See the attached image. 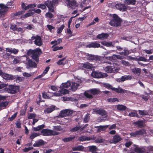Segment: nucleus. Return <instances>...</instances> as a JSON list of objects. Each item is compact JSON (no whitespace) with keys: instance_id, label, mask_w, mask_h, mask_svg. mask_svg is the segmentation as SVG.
<instances>
[{"instance_id":"37998d69","label":"nucleus","mask_w":153,"mask_h":153,"mask_svg":"<svg viewBox=\"0 0 153 153\" xmlns=\"http://www.w3.org/2000/svg\"><path fill=\"white\" fill-rule=\"evenodd\" d=\"M15 78L14 79H15L16 82H19L22 81L24 79V78L22 77H20L17 76H14Z\"/></svg>"},{"instance_id":"4be33fe9","label":"nucleus","mask_w":153,"mask_h":153,"mask_svg":"<svg viewBox=\"0 0 153 153\" xmlns=\"http://www.w3.org/2000/svg\"><path fill=\"white\" fill-rule=\"evenodd\" d=\"M113 142L116 143L120 141L122 138L118 134H116L113 137Z\"/></svg>"},{"instance_id":"412c9836","label":"nucleus","mask_w":153,"mask_h":153,"mask_svg":"<svg viewBox=\"0 0 153 153\" xmlns=\"http://www.w3.org/2000/svg\"><path fill=\"white\" fill-rule=\"evenodd\" d=\"M6 51L7 52H8L11 53H13L15 54H17L18 52V50L16 49L15 48H7L6 49Z\"/></svg>"},{"instance_id":"a878e982","label":"nucleus","mask_w":153,"mask_h":153,"mask_svg":"<svg viewBox=\"0 0 153 153\" xmlns=\"http://www.w3.org/2000/svg\"><path fill=\"white\" fill-rule=\"evenodd\" d=\"M136 2V0H125L123 1L125 4L128 5H134Z\"/></svg>"},{"instance_id":"0e129e2a","label":"nucleus","mask_w":153,"mask_h":153,"mask_svg":"<svg viewBox=\"0 0 153 153\" xmlns=\"http://www.w3.org/2000/svg\"><path fill=\"white\" fill-rule=\"evenodd\" d=\"M54 129L56 131H61L62 129L60 126H54Z\"/></svg>"},{"instance_id":"f257e3e1","label":"nucleus","mask_w":153,"mask_h":153,"mask_svg":"<svg viewBox=\"0 0 153 153\" xmlns=\"http://www.w3.org/2000/svg\"><path fill=\"white\" fill-rule=\"evenodd\" d=\"M27 53L29 55H31L33 59L37 62L39 60L38 57L42 53V51L40 49L37 48L35 50H30Z\"/></svg>"},{"instance_id":"58836bf2","label":"nucleus","mask_w":153,"mask_h":153,"mask_svg":"<svg viewBox=\"0 0 153 153\" xmlns=\"http://www.w3.org/2000/svg\"><path fill=\"white\" fill-rule=\"evenodd\" d=\"M101 43L102 45L108 47H111L113 46L111 42H107L105 41H102L101 42Z\"/></svg>"},{"instance_id":"a211bd4d","label":"nucleus","mask_w":153,"mask_h":153,"mask_svg":"<svg viewBox=\"0 0 153 153\" xmlns=\"http://www.w3.org/2000/svg\"><path fill=\"white\" fill-rule=\"evenodd\" d=\"M109 35L107 33H102L99 34L97 36V38L101 40L106 39L108 36Z\"/></svg>"},{"instance_id":"f8f14e48","label":"nucleus","mask_w":153,"mask_h":153,"mask_svg":"<svg viewBox=\"0 0 153 153\" xmlns=\"http://www.w3.org/2000/svg\"><path fill=\"white\" fill-rule=\"evenodd\" d=\"M19 88L18 86L10 85L7 88L8 92L11 94H14L19 90Z\"/></svg>"},{"instance_id":"e2e57ef3","label":"nucleus","mask_w":153,"mask_h":153,"mask_svg":"<svg viewBox=\"0 0 153 153\" xmlns=\"http://www.w3.org/2000/svg\"><path fill=\"white\" fill-rule=\"evenodd\" d=\"M33 74V73H28L27 72H24L23 73V75L25 77H28L31 76Z\"/></svg>"},{"instance_id":"c85d7f7f","label":"nucleus","mask_w":153,"mask_h":153,"mask_svg":"<svg viewBox=\"0 0 153 153\" xmlns=\"http://www.w3.org/2000/svg\"><path fill=\"white\" fill-rule=\"evenodd\" d=\"M89 151L92 153H96L97 151V147L94 146H89L88 147Z\"/></svg>"},{"instance_id":"39448f33","label":"nucleus","mask_w":153,"mask_h":153,"mask_svg":"<svg viewBox=\"0 0 153 153\" xmlns=\"http://www.w3.org/2000/svg\"><path fill=\"white\" fill-rule=\"evenodd\" d=\"M93 113H95L96 114H100L102 116H104V118L101 119L102 121L103 120H105L107 119V116L106 115L107 112L104 110L102 109H99L98 108H94L93 109Z\"/></svg>"},{"instance_id":"2f4dec72","label":"nucleus","mask_w":153,"mask_h":153,"mask_svg":"<svg viewBox=\"0 0 153 153\" xmlns=\"http://www.w3.org/2000/svg\"><path fill=\"white\" fill-rule=\"evenodd\" d=\"M71 82L68 81L67 82L64 83H62L60 85V87L62 88H68L69 86L71 87Z\"/></svg>"},{"instance_id":"79ce46f5","label":"nucleus","mask_w":153,"mask_h":153,"mask_svg":"<svg viewBox=\"0 0 153 153\" xmlns=\"http://www.w3.org/2000/svg\"><path fill=\"white\" fill-rule=\"evenodd\" d=\"M45 127V125H42L40 126H39L37 127H34L33 128V131H38L40 130L43 128Z\"/></svg>"},{"instance_id":"e433bc0d","label":"nucleus","mask_w":153,"mask_h":153,"mask_svg":"<svg viewBox=\"0 0 153 153\" xmlns=\"http://www.w3.org/2000/svg\"><path fill=\"white\" fill-rule=\"evenodd\" d=\"M132 79V77L130 75L123 76L121 77L122 82L125 80H131Z\"/></svg>"},{"instance_id":"603ef678","label":"nucleus","mask_w":153,"mask_h":153,"mask_svg":"<svg viewBox=\"0 0 153 153\" xmlns=\"http://www.w3.org/2000/svg\"><path fill=\"white\" fill-rule=\"evenodd\" d=\"M75 138V136L72 137H70L67 138H65L63 140L65 142H67L71 140H72L74 139Z\"/></svg>"},{"instance_id":"3c124183","label":"nucleus","mask_w":153,"mask_h":153,"mask_svg":"<svg viewBox=\"0 0 153 153\" xmlns=\"http://www.w3.org/2000/svg\"><path fill=\"white\" fill-rule=\"evenodd\" d=\"M46 6H47L45 4V3H44V4H39L37 5L38 7L41 8L43 10L46 9Z\"/></svg>"},{"instance_id":"09e8293b","label":"nucleus","mask_w":153,"mask_h":153,"mask_svg":"<svg viewBox=\"0 0 153 153\" xmlns=\"http://www.w3.org/2000/svg\"><path fill=\"white\" fill-rule=\"evenodd\" d=\"M114 60H116L117 59H123L124 58V57L123 56L115 54H114Z\"/></svg>"},{"instance_id":"6e6552de","label":"nucleus","mask_w":153,"mask_h":153,"mask_svg":"<svg viewBox=\"0 0 153 153\" xmlns=\"http://www.w3.org/2000/svg\"><path fill=\"white\" fill-rule=\"evenodd\" d=\"M91 75L92 77L95 78H103L107 76L106 73L96 71H93Z\"/></svg>"},{"instance_id":"473e14b6","label":"nucleus","mask_w":153,"mask_h":153,"mask_svg":"<svg viewBox=\"0 0 153 153\" xmlns=\"http://www.w3.org/2000/svg\"><path fill=\"white\" fill-rule=\"evenodd\" d=\"M55 109V107L54 106H52L44 110L45 113H49L52 112Z\"/></svg>"},{"instance_id":"4c0bfd02","label":"nucleus","mask_w":153,"mask_h":153,"mask_svg":"<svg viewBox=\"0 0 153 153\" xmlns=\"http://www.w3.org/2000/svg\"><path fill=\"white\" fill-rule=\"evenodd\" d=\"M28 66L31 67H35L36 66V64L30 60L28 61Z\"/></svg>"},{"instance_id":"c9c22d12","label":"nucleus","mask_w":153,"mask_h":153,"mask_svg":"<svg viewBox=\"0 0 153 153\" xmlns=\"http://www.w3.org/2000/svg\"><path fill=\"white\" fill-rule=\"evenodd\" d=\"M8 102H2L0 103V110L6 107L8 105Z\"/></svg>"},{"instance_id":"0eeeda50","label":"nucleus","mask_w":153,"mask_h":153,"mask_svg":"<svg viewBox=\"0 0 153 153\" xmlns=\"http://www.w3.org/2000/svg\"><path fill=\"white\" fill-rule=\"evenodd\" d=\"M0 76L4 79L7 80H12L15 78L14 76L3 72L0 70Z\"/></svg>"},{"instance_id":"c756f323","label":"nucleus","mask_w":153,"mask_h":153,"mask_svg":"<svg viewBox=\"0 0 153 153\" xmlns=\"http://www.w3.org/2000/svg\"><path fill=\"white\" fill-rule=\"evenodd\" d=\"M73 151H82L84 149V147L81 145L78 146H77L73 148Z\"/></svg>"},{"instance_id":"aec40b11","label":"nucleus","mask_w":153,"mask_h":153,"mask_svg":"<svg viewBox=\"0 0 153 153\" xmlns=\"http://www.w3.org/2000/svg\"><path fill=\"white\" fill-rule=\"evenodd\" d=\"M71 83V89L73 91H75L76 90L78 87L79 86V83H76L74 82H72Z\"/></svg>"},{"instance_id":"6e6d98bb","label":"nucleus","mask_w":153,"mask_h":153,"mask_svg":"<svg viewBox=\"0 0 153 153\" xmlns=\"http://www.w3.org/2000/svg\"><path fill=\"white\" fill-rule=\"evenodd\" d=\"M34 14V13L33 12H29L27 13L26 14L22 16L21 17L22 18H26L27 17L33 15Z\"/></svg>"},{"instance_id":"69168bd1","label":"nucleus","mask_w":153,"mask_h":153,"mask_svg":"<svg viewBox=\"0 0 153 153\" xmlns=\"http://www.w3.org/2000/svg\"><path fill=\"white\" fill-rule=\"evenodd\" d=\"M124 52H120L119 53L121 55L124 56L127 55L128 54V51L127 50H126V49H124Z\"/></svg>"},{"instance_id":"49530a36","label":"nucleus","mask_w":153,"mask_h":153,"mask_svg":"<svg viewBox=\"0 0 153 153\" xmlns=\"http://www.w3.org/2000/svg\"><path fill=\"white\" fill-rule=\"evenodd\" d=\"M139 113L140 115H146L148 114L147 111L145 110H138Z\"/></svg>"},{"instance_id":"5fc2aeb1","label":"nucleus","mask_w":153,"mask_h":153,"mask_svg":"<svg viewBox=\"0 0 153 153\" xmlns=\"http://www.w3.org/2000/svg\"><path fill=\"white\" fill-rule=\"evenodd\" d=\"M66 109L62 110L59 113V115L62 117L66 116Z\"/></svg>"},{"instance_id":"052dcab7","label":"nucleus","mask_w":153,"mask_h":153,"mask_svg":"<svg viewBox=\"0 0 153 153\" xmlns=\"http://www.w3.org/2000/svg\"><path fill=\"white\" fill-rule=\"evenodd\" d=\"M45 16L47 18H49L51 19L53 17V15L50 13L48 12L46 13Z\"/></svg>"},{"instance_id":"8fccbe9b","label":"nucleus","mask_w":153,"mask_h":153,"mask_svg":"<svg viewBox=\"0 0 153 153\" xmlns=\"http://www.w3.org/2000/svg\"><path fill=\"white\" fill-rule=\"evenodd\" d=\"M136 132L137 135H144L146 133V131L144 129L140 130Z\"/></svg>"},{"instance_id":"2eb2a0df","label":"nucleus","mask_w":153,"mask_h":153,"mask_svg":"<svg viewBox=\"0 0 153 153\" xmlns=\"http://www.w3.org/2000/svg\"><path fill=\"white\" fill-rule=\"evenodd\" d=\"M86 47L87 48H98L99 47L101 48H103V46H100V45L97 43L96 42H92L90 43H89L88 44L86 45H85Z\"/></svg>"},{"instance_id":"393cba45","label":"nucleus","mask_w":153,"mask_h":153,"mask_svg":"<svg viewBox=\"0 0 153 153\" xmlns=\"http://www.w3.org/2000/svg\"><path fill=\"white\" fill-rule=\"evenodd\" d=\"M132 72L137 75H139L141 72V70L140 68H135L131 69Z\"/></svg>"},{"instance_id":"4d7b16f0","label":"nucleus","mask_w":153,"mask_h":153,"mask_svg":"<svg viewBox=\"0 0 153 153\" xmlns=\"http://www.w3.org/2000/svg\"><path fill=\"white\" fill-rule=\"evenodd\" d=\"M39 134L37 133L33 132L32 134L30 137V138L31 139L34 138L36 137L39 136Z\"/></svg>"},{"instance_id":"7c9ffc66","label":"nucleus","mask_w":153,"mask_h":153,"mask_svg":"<svg viewBox=\"0 0 153 153\" xmlns=\"http://www.w3.org/2000/svg\"><path fill=\"white\" fill-rule=\"evenodd\" d=\"M82 67L86 69H91L93 68V66L91 64L88 63H86L83 65Z\"/></svg>"},{"instance_id":"5701e85b","label":"nucleus","mask_w":153,"mask_h":153,"mask_svg":"<svg viewBox=\"0 0 153 153\" xmlns=\"http://www.w3.org/2000/svg\"><path fill=\"white\" fill-rule=\"evenodd\" d=\"M91 139L92 138L91 137H86L85 136H82L79 137L78 138V140L80 141H88L91 140Z\"/></svg>"},{"instance_id":"f03ea898","label":"nucleus","mask_w":153,"mask_h":153,"mask_svg":"<svg viewBox=\"0 0 153 153\" xmlns=\"http://www.w3.org/2000/svg\"><path fill=\"white\" fill-rule=\"evenodd\" d=\"M112 17L113 19L110 22V24L113 26L117 27L120 25L121 21L118 16L114 14L112 15Z\"/></svg>"},{"instance_id":"f704fd0d","label":"nucleus","mask_w":153,"mask_h":153,"mask_svg":"<svg viewBox=\"0 0 153 153\" xmlns=\"http://www.w3.org/2000/svg\"><path fill=\"white\" fill-rule=\"evenodd\" d=\"M84 95L88 98H91L93 97L92 95L91 94L90 90L85 91L84 93Z\"/></svg>"},{"instance_id":"864d4df0","label":"nucleus","mask_w":153,"mask_h":153,"mask_svg":"<svg viewBox=\"0 0 153 153\" xmlns=\"http://www.w3.org/2000/svg\"><path fill=\"white\" fill-rule=\"evenodd\" d=\"M90 119V114H87L85 116L84 119V122L85 123L88 122Z\"/></svg>"},{"instance_id":"13d9d810","label":"nucleus","mask_w":153,"mask_h":153,"mask_svg":"<svg viewBox=\"0 0 153 153\" xmlns=\"http://www.w3.org/2000/svg\"><path fill=\"white\" fill-rule=\"evenodd\" d=\"M134 151L137 153H142L143 151L140 148L136 147L135 148Z\"/></svg>"},{"instance_id":"f3484780","label":"nucleus","mask_w":153,"mask_h":153,"mask_svg":"<svg viewBox=\"0 0 153 153\" xmlns=\"http://www.w3.org/2000/svg\"><path fill=\"white\" fill-rule=\"evenodd\" d=\"M114 55H113L112 56H105L104 57V58L105 60L104 61L103 63L111 64L110 61L113 60H114Z\"/></svg>"},{"instance_id":"72a5a7b5","label":"nucleus","mask_w":153,"mask_h":153,"mask_svg":"<svg viewBox=\"0 0 153 153\" xmlns=\"http://www.w3.org/2000/svg\"><path fill=\"white\" fill-rule=\"evenodd\" d=\"M90 90L92 94L93 95L98 94L100 92V91L98 89L93 88L91 89Z\"/></svg>"},{"instance_id":"dca6fc26","label":"nucleus","mask_w":153,"mask_h":153,"mask_svg":"<svg viewBox=\"0 0 153 153\" xmlns=\"http://www.w3.org/2000/svg\"><path fill=\"white\" fill-rule=\"evenodd\" d=\"M86 58L88 60H98L99 59V57L98 56L88 54H86Z\"/></svg>"},{"instance_id":"9d476101","label":"nucleus","mask_w":153,"mask_h":153,"mask_svg":"<svg viewBox=\"0 0 153 153\" xmlns=\"http://www.w3.org/2000/svg\"><path fill=\"white\" fill-rule=\"evenodd\" d=\"M112 4L115 5L114 7H115L117 9L121 11H125L127 9L126 6L124 4H121L120 3H116L115 4L113 3Z\"/></svg>"},{"instance_id":"ea45409f","label":"nucleus","mask_w":153,"mask_h":153,"mask_svg":"<svg viewBox=\"0 0 153 153\" xmlns=\"http://www.w3.org/2000/svg\"><path fill=\"white\" fill-rule=\"evenodd\" d=\"M135 125H137L139 127H142L144 126V123L142 121H138L134 123Z\"/></svg>"},{"instance_id":"4468645a","label":"nucleus","mask_w":153,"mask_h":153,"mask_svg":"<svg viewBox=\"0 0 153 153\" xmlns=\"http://www.w3.org/2000/svg\"><path fill=\"white\" fill-rule=\"evenodd\" d=\"M69 93V91L66 89L62 88L61 90L57 92H55L53 94V96L58 97L65 95Z\"/></svg>"},{"instance_id":"ddd939ff","label":"nucleus","mask_w":153,"mask_h":153,"mask_svg":"<svg viewBox=\"0 0 153 153\" xmlns=\"http://www.w3.org/2000/svg\"><path fill=\"white\" fill-rule=\"evenodd\" d=\"M7 10V7L6 6L2 4H0V18L4 16Z\"/></svg>"},{"instance_id":"b1692460","label":"nucleus","mask_w":153,"mask_h":153,"mask_svg":"<svg viewBox=\"0 0 153 153\" xmlns=\"http://www.w3.org/2000/svg\"><path fill=\"white\" fill-rule=\"evenodd\" d=\"M69 5L72 8L74 9L77 6V4L75 1L74 0H70L69 1Z\"/></svg>"},{"instance_id":"a18cd8bd","label":"nucleus","mask_w":153,"mask_h":153,"mask_svg":"<svg viewBox=\"0 0 153 153\" xmlns=\"http://www.w3.org/2000/svg\"><path fill=\"white\" fill-rule=\"evenodd\" d=\"M107 101L111 102H119L118 99L117 98H109L107 99Z\"/></svg>"},{"instance_id":"20e7f679","label":"nucleus","mask_w":153,"mask_h":153,"mask_svg":"<svg viewBox=\"0 0 153 153\" xmlns=\"http://www.w3.org/2000/svg\"><path fill=\"white\" fill-rule=\"evenodd\" d=\"M104 86L108 89H111L112 90L114 91L117 93H127V91L124 90L122 88L119 87L118 88H115L113 87L109 84L108 83L105 84H104Z\"/></svg>"},{"instance_id":"680f3d73","label":"nucleus","mask_w":153,"mask_h":153,"mask_svg":"<svg viewBox=\"0 0 153 153\" xmlns=\"http://www.w3.org/2000/svg\"><path fill=\"white\" fill-rule=\"evenodd\" d=\"M121 63L122 64L126 66H129L130 65L129 63L128 62L125 60H122L121 61Z\"/></svg>"},{"instance_id":"338daca9","label":"nucleus","mask_w":153,"mask_h":153,"mask_svg":"<svg viewBox=\"0 0 153 153\" xmlns=\"http://www.w3.org/2000/svg\"><path fill=\"white\" fill-rule=\"evenodd\" d=\"M137 114L136 111H134L129 113L128 115L131 117H134L137 116Z\"/></svg>"},{"instance_id":"cd10ccee","label":"nucleus","mask_w":153,"mask_h":153,"mask_svg":"<svg viewBox=\"0 0 153 153\" xmlns=\"http://www.w3.org/2000/svg\"><path fill=\"white\" fill-rule=\"evenodd\" d=\"M44 144V141L42 140H40L36 142L35 143L33 144V146L35 147H38Z\"/></svg>"},{"instance_id":"9b49d317","label":"nucleus","mask_w":153,"mask_h":153,"mask_svg":"<svg viewBox=\"0 0 153 153\" xmlns=\"http://www.w3.org/2000/svg\"><path fill=\"white\" fill-rule=\"evenodd\" d=\"M31 40H34V43L37 45L40 46L42 45V42L41 37L38 36H33Z\"/></svg>"},{"instance_id":"6ab92c4d","label":"nucleus","mask_w":153,"mask_h":153,"mask_svg":"<svg viewBox=\"0 0 153 153\" xmlns=\"http://www.w3.org/2000/svg\"><path fill=\"white\" fill-rule=\"evenodd\" d=\"M108 125L106 126H100L95 127V128H97V132H100L101 131H105L107 128L108 127Z\"/></svg>"},{"instance_id":"774afa93","label":"nucleus","mask_w":153,"mask_h":153,"mask_svg":"<svg viewBox=\"0 0 153 153\" xmlns=\"http://www.w3.org/2000/svg\"><path fill=\"white\" fill-rule=\"evenodd\" d=\"M145 52L147 54H151L153 53V49H149V50H144L143 51Z\"/></svg>"},{"instance_id":"a19ab883","label":"nucleus","mask_w":153,"mask_h":153,"mask_svg":"<svg viewBox=\"0 0 153 153\" xmlns=\"http://www.w3.org/2000/svg\"><path fill=\"white\" fill-rule=\"evenodd\" d=\"M66 62L67 61L65 60V58H64L59 60L57 62V64L59 65H64L66 64Z\"/></svg>"},{"instance_id":"7ed1b4c3","label":"nucleus","mask_w":153,"mask_h":153,"mask_svg":"<svg viewBox=\"0 0 153 153\" xmlns=\"http://www.w3.org/2000/svg\"><path fill=\"white\" fill-rule=\"evenodd\" d=\"M59 0H52L51 2V1L48 0L45 2V4L46 5L49 10L51 12H54V6L58 3Z\"/></svg>"},{"instance_id":"1a4fd4ad","label":"nucleus","mask_w":153,"mask_h":153,"mask_svg":"<svg viewBox=\"0 0 153 153\" xmlns=\"http://www.w3.org/2000/svg\"><path fill=\"white\" fill-rule=\"evenodd\" d=\"M104 70L108 73H114L118 71L119 68L113 66H107L104 68Z\"/></svg>"},{"instance_id":"c03bdc74","label":"nucleus","mask_w":153,"mask_h":153,"mask_svg":"<svg viewBox=\"0 0 153 153\" xmlns=\"http://www.w3.org/2000/svg\"><path fill=\"white\" fill-rule=\"evenodd\" d=\"M65 25L64 24L61 25L60 27H58L57 31V33L58 34L61 33Z\"/></svg>"},{"instance_id":"de8ad7c7","label":"nucleus","mask_w":153,"mask_h":153,"mask_svg":"<svg viewBox=\"0 0 153 153\" xmlns=\"http://www.w3.org/2000/svg\"><path fill=\"white\" fill-rule=\"evenodd\" d=\"M81 128V127L80 126H76L74 128H71V131L72 132H75L78 130L79 131V132H81L80 129Z\"/></svg>"},{"instance_id":"bf43d9fd","label":"nucleus","mask_w":153,"mask_h":153,"mask_svg":"<svg viewBox=\"0 0 153 153\" xmlns=\"http://www.w3.org/2000/svg\"><path fill=\"white\" fill-rule=\"evenodd\" d=\"M63 48L62 46H55L53 48V51H56L58 50H62Z\"/></svg>"},{"instance_id":"423d86ee","label":"nucleus","mask_w":153,"mask_h":153,"mask_svg":"<svg viewBox=\"0 0 153 153\" xmlns=\"http://www.w3.org/2000/svg\"><path fill=\"white\" fill-rule=\"evenodd\" d=\"M42 135L44 136L56 135H58L59 133L50 129H44L41 131Z\"/></svg>"},{"instance_id":"bb28decb","label":"nucleus","mask_w":153,"mask_h":153,"mask_svg":"<svg viewBox=\"0 0 153 153\" xmlns=\"http://www.w3.org/2000/svg\"><path fill=\"white\" fill-rule=\"evenodd\" d=\"M117 109L119 111H124L127 108L126 107L123 105H116Z\"/></svg>"}]
</instances>
